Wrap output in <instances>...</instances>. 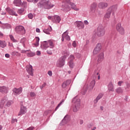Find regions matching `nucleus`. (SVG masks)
I'll list each match as a JSON object with an SVG mask.
<instances>
[{
    "label": "nucleus",
    "mask_w": 130,
    "mask_h": 130,
    "mask_svg": "<svg viewBox=\"0 0 130 130\" xmlns=\"http://www.w3.org/2000/svg\"><path fill=\"white\" fill-rule=\"evenodd\" d=\"M32 2L33 3H37L38 0H32ZM38 5L40 8L42 7L44 8V9H47V10H49L54 7V5L52 4L49 0H40V2L38 3Z\"/></svg>",
    "instance_id": "f257e3e1"
},
{
    "label": "nucleus",
    "mask_w": 130,
    "mask_h": 130,
    "mask_svg": "<svg viewBox=\"0 0 130 130\" xmlns=\"http://www.w3.org/2000/svg\"><path fill=\"white\" fill-rule=\"evenodd\" d=\"M118 8V6L117 5H114L109 7L107 10V12L105 14V19H110V16H111V14L112 16H114L115 15V12L117 11V9Z\"/></svg>",
    "instance_id": "f03ea898"
},
{
    "label": "nucleus",
    "mask_w": 130,
    "mask_h": 130,
    "mask_svg": "<svg viewBox=\"0 0 130 130\" xmlns=\"http://www.w3.org/2000/svg\"><path fill=\"white\" fill-rule=\"evenodd\" d=\"M95 36L96 37L101 38L105 35V28L102 25H100L98 27L96 30H95Z\"/></svg>",
    "instance_id": "7ed1b4c3"
},
{
    "label": "nucleus",
    "mask_w": 130,
    "mask_h": 130,
    "mask_svg": "<svg viewBox=\"0 0 130 130\" xmlns=\"http://www.w3.org/2000/svg\"><path fill=\"white\" fill-rule=\"evenodd\" d=\"M11 104H13L12 101H8V98L5 96L0 102V107L1 108H3L4 106H5V108H7V107H10Z\"/></svg>",
    "instance_id": "20e7f679"
},
{
    "label": "nucleus",
    "mask_w": 130,
    "mask_h": 130,
    "mask_svg": "<svg viewBox=\"0 0 130 130\" xmlns=\"http://www.w3.org/2000/svg\"><path fill=\"white\" fill-rule=\"evenodd\" d=\"M73 102L74 103V107L73 108L74 112H77V111H79L81 107V100H80V99L75 98L73 100Z\"/></svg>",
    "instance_id": "39448f33"
},
{
    "label": "nucleus",
    "mask_w": 130,
    "mask_h": 130,
    "mask_svg": "<svg viewBox=\"0 0 130 130\" xmlns=\"http://www.w3.org/2000/svg\"><path fill=\"white\" fill-rule=\"evenodd\" d=\"M43 47L45 49L48 48V47H50V48H53V47H54V44H53V42L51 40L45 41L43 43Z\"/></svg>",
    "instance_id": "423d86ee"
},
{
    "label": "nucleus",
    "mask_w": 130,
    "mask_h": 130,
    "mask_svg": "<svg viewBox=\"0 0 130 130\" xmlns=\"http://www.w3.org/2000/svg\"><path fill=\"white\" fill-rule=\"evenodd\" d=\"M95 84H96V82L95 80H93L91 81L89 86L86 85L84 86L83 89L84 90H85V92L87 91V90H88V91L90 92L93 90L94 88V87L95 86Z\"/></svg>",
    "instance_id": "0eeeda50"
},
{
    "label": "nucleus",
    "mask_w": 130,
    "mask_h": 130,
    "mask_svg": "<svg viewBox=\"0 0 130 130\" xmlns=\"http://www.w3.org/2000/svg\"><path fill=\"white\" fill-rule=\"evenodd\" d=\"M15 31L17 34H21V35H23L26 33V30H25V28L23 27L22 25L17 26L15 28Z\"/></svg>",
    "instance_id": "6e6552de"
},
{
    "label": "nucleus",
    "mask_w": 130,
    "mask_h": 130,
    "mask_svg": "<svg viewBox=\"0 0 130 130\" xmlns=\"http://www.w3.org/2000/svg\"><path fill=\"white\" fill-rule=\"evenodd\" d=\"M66 60V57L61 56L56 62V66L58 68H61L64 66V61Z\"/></svg>",
    "instance_id": "1a4fd4ad"
},
{
    "label": "nucleus",
    "mask_w": 130,
    "mask_h": 130,
    "mask_svg": "<svg viewBox=\"0 0 130 130\" xmlns=\"http://www.w3.org/2000/svg\"><path fill=\"white\" fill-rule=\"evenodd\" d=\"M98 4L96 3H93L91 4L89 8V12L91 14L95 13V12H96V8H97Z\"/></svg>",
    "instance_id": "9d476101"
},
{
    "label": "nucleus",
    "mask_w": 130,
    "mask_h": 130,
    "mask_svg": "<svg viewBox=\"0 0 130 130\" xmlns=\"http://www.w3.org/2000/svg\"><path fill=\"white\" fill-rule=\"evenodd\" d=\"M116 29L120 34H124V29L121 26V23H118L116 26Z\"/></svg>",
    "instance_id": "9b49d317"
},
{
    "label": "nucleus",
    "mask_w": 130,
    "mask_h": 130,
    "mask_svg": "<svg viewBox=\"0 0 130 130\" xmlns=\"http://www.w3.org/2000/svg\"><path fill=\"white\" fill-rule=\"evenodd\" d=\"M69 31H66L62 35V39L61 41L63 42L64 41V39L66 40H68V41H70L71 40V38L70 36H69Z\"/></svg>",
    "instance_id": "f8f14e48"
},
{
    "label": "nucleus",
    "mask_w": 130,
    "mask_h": 130,
    "mask_svg": "<svg viewBox=\"0 0 130 130\" xmlns=\"http://www.w3.org/2000/svg\"><path fill=\"white\" fill-rule=\"evenodd\" d=\"M62 11H63V12H69L71 11V7H70V4L66 3L64 5H62Z\"/></svg>",
    "instance_id": "ddd939ff"
},
{
    "label": "nucleus",
    "mask_w": 130,
    "mask_h": 130,
    "mask_svg": "<svg viewBox=\"0 0 130 130\" xmlns=\"http://www.w3.org/2000/svg\"><path fill=\"white\" fill-rule=\"evenodd\" d=\"M101 44H98L93 50V54H98L101 50Z\"/></svg>",
    "instance_id": "4468645a"
},
{
    "label": "nucleus",
    "mask_w": 130,
    "mask_h": 130,
    "mask_svg": "<svg viewBox=\"0 0 130 130\" xmlns=\"http://www.w3.org/2000/svg\"><path fill=\"white\" fill-rule=\"evenodd\" d=\"M27 112V108L24 106H21L20 110L18 114V116L20 115H23V114H25Z\"/></svg>",
    "instance_id": "2eb2a0df"
},
{
    "label": "nucleus",
    "mask_w": 130,
    "mask_h": 130,
    "mask_svg": "<svg viewBox=\"0 0 130 130\" xmlns=\"http://www.w3.org/2000/svg\"><path fill=\"white\" fill-rule=\"evenodd\" d=\"M14 4L15 6H16V7H20L21 5H24L26 6L27 3L23 2V3H21V0H14Z\"/></svg>",
    "instance_id": "dca6fc26"
},
{
    "label": "nucleus",
    "mask_w": 130,
    "mask_h": 130,
    "mask_svg": "<svg viewBox=\"0 0 130 130\" xmlns=\"http://www.w3.org/2000/svg\"><path fill=\"white\" fill-rule=\"evenodd\" d=\"M98 7L99 9H101L102 10H104V9H106V8L108 7V4L106 3L100 2L98 5Z\"/></svg>",
    "instance_id": "f3484780"
},
{
    "label": "nucleus",
    "mask_w": 130,
    "mask_h": 130,
    "mask_svg": "<svg viewBox=\"0 0 130 130\" xmlns=\"http://www.w3.org/2000/svg\"><path fill=\"white\" fill-rule=\"evenodd\" d=\"M9 91V87L6 86H0V92L3 94H7Z\"/></svg>",
    "instance_id": "a211bd4d"
},
{
    "label": "nucleus",
    "mask_w": 130,
    "mask_h": 130,
    "mask_svg": "<svg viewBox=\"0 0 130 130\" xmlns=\"http://www.w3.org/2000/svg\"><path fill=\"white\" fill-rule=\"evenodd\" d=\"M26 71L30 76H33V68L32 66L28 65L26 66Z\"/></svg>",
    "instance_id": "6ab92c4d"
},
{
    "label": "nucleus",
    "mask_w": 130,
    "mask_h": 130,
    "mask_svg": "<svg viewBox=\"0 0 130 130\" xmlns=\"http://www.w3.org/2000/svg\"><path fill=\"white\" fill-rule=\"evenodd\" d=\"M6 11L10 14V15H11L12 16H15V17H18V14L16 13V12L14 11V10H12L10 8H6Z\"/></svg>",
    "instance_id": "aec40b11"
},
{
    "label": "nucleus",
    "mask_w": 130,
    "mask_h": 130,
    "mask_svg": "<svg viewBox=\"0 0 130 130\" xmlns=\"http://www.w3.org/2000/svg\"><path fill=\"white\" fill-rule=\"evenodd\" d=\"M75 24H76L77 27L78 28H79V29H84L85 25H84V23L82 21H76L75 22Z\"/></svg>",
    "instance_id": "412c9836"
},
{
    "label": "nucleus",
    "mask_w": 130,
    "mask_h": 130,
    "mask_svg": "<svg viewBox=\"0 0 130 130\" xmlns=\"http://www.w3.org/2000/svg\"><path fill=\"white\" fill-rule=\"evenodd\" d=\"M21 93H22V88H15L13 89V94H14V95H19V94H21Z\"/></svg>",
    "instance_id": "4be33fe9"
},
{
    "label": "nucleus",
    "mask_w": 130,
    "mask_h": 130,
    "mask_svg": "<svg viewBox=\"0 0 130 130\" xmlns=\"http://www.w3.org/2000/svg\"><path fill=\"white\" fill-rule=\"evenodd\" d=\"M70 84L71 80H67L62 84V88H63V89H66V88H67V87H68V86H69V85H70Z\"/></svg>",
    "instance_id": "5701e85b"
},
{
    "label": "nucleus",
    "mask_w": 130,
    "mask_h": 130,
    "mask_svg": "<svg viewBox=\"0 0 130 130\" xmlns=\"http://www.w3.org/2000/svg\"><path fill=\"white\" fill-rule=\"evenodd\" d=\"M103 97V93H100L96 97V98L94 100L93 102L96 104L98 102L99 100H100V99H102V98Z\"/></svg>",
    "instance_id": "b1692460"
},
{
    "label": "nucleus",
    "mask_w": 130,
    "mask_h": 130,
    "mask_svg": "<svg viewBox=\"0 0 130 130\" xmlns=\"http://www.w3.org/2000/svg\"><path fill=\"white\" fill-rule=\"evenodd\" d=\"M69 6H70V7H71V9H72L73 10H74V11H80V9L77 8V6L74 3L69 4Z\"/></svg>",
    "instance_id": "393cba45"
},
{
    "label": "nucleus",
    "mask_w": 130,
    "mask_h": 130,
    "mask_svg": "<svg viewBox=\"0 0 130 130\" xmlns=\"http://www.w3.org/2000/svg\"><path fill=\"white\" fill-rule=\"evenodd\" d=\"M71 60L69 62V67L71 68V69H73L74 68V62H73V59H74V56L73 55H71Z\"/></svg>",
    "instance_id": "a878e982"
},
{
    "label": "nucleus",
    "mask_w": 130,
    "mask_h": 130,
    "mask_svg": "<svg viewBox=\"0 0 130 130\" xmlns=\"http://www.w3.org/2000/svg\"><path fill=\"white\" fill-rule=\"evenodd\" d=\"M104 58V54H103V53H101L99 55V57H98V61L99 62H101V61H102V60H103Z\"/></svg>",
    "instance_id": "bb28decb"
},
{
    "label": "nucleus",
    "mask_w": 130,
    "mask_h": 130,
    "mask_svg": "<svg viewBox=\"0 0 130 130\" xmlns=\"http://www.w3.org/2000/svg\"><path fill=\"white\" fill-rule=\"evenodd\" d=\"M39 40H40V39L39 37H36L34 39V41H35L36 43L34 44V45L36 47L39 45Z\"/></svg>",
    "instance_id": "cd10ccee"
},
{
    "label": "nucleus",
    "mask_w": 130,
    "mask_h": 130,
    "mask_svg": "<svg viewBox=\"0 0 130 130\" xmlns=\"http://www.w3.org/2000/svg\"><path fill=\"white\" fill-rule=\"evenodd\" d=\"M0 46L2 48H5L7 46V43L5 41L0 40Z\"/></svg>",
    "instance_id": "c85d7f7f"
},
{
    "label": "nucleus",
    "mask_w": 130,
    "mask_h": 130,
    "mask_svg": "<svg viewBox=\"0 0 130 130\" xmlns=\"http://www.w3.org/2000/svg\"><path fill=\"white\" fill-rule=\"evenodd\" d=\"M108 90L109 91H111V92H113L114 91L113 84L112 83V82L110 83L108 85Z\"/></svg>",
    "instance_id": "c756f323"
},
{
    "label": "nucleus",
    "mask_w": 130,
    "mask_h": 130,
    "mask_svg": "<svg viewBox=\"0 0 130 130\" xmlns=\"http://www.w3.org/2000/svg\"><path fill=\"white\" fill-rule=\"evenodd\" d=\"M20 43H22L24 47H25L26 43H27V40L26 39V38H23L21 39L20 40Z\"/></svg>",
    "instance_id": "7c9ffc66"
},
{
    "label": "nucleus",
    "mask_w": 130,
    "mask_h": 130,
    "mask_svg": "<svg viewBox=\"0 0 130 130\" xmlns=\"http://www.w3.org/2000/svg\"><path fill=\"white\" fill-rule=\"evenodd\" d=\"M116 91L118 94H122L123 93V89L121 87H118L116 89Z\"/></svg>",
    "instance_id": "2f4dec72"
},
{
    "label": "nucleus",
    "mask_w": 130,
    "mask_h": 130,
    "mask_svg": "<svg viewBox=\"0 0 130 130\" xmlns=\"http://www.w3.org/2000/svg\"><path fill=\"white\" fill-rule=\"evenodd\" d=\"M62 56H64V57H66L67 58V56H69V55L70 54V53H69V51L67 50L63 51L62 52Z\"/></svg>",
    "instance_id": "473e14b6"
},
{
    "label": "nucleus",
    "mask_w": 130,
    "mask_h": 130,
    "mask_svg": "<svg viewBox=\"0 0 130 130\" xmlns=\"http://www.w3.org/2000/svg\"><path fill=\"white\" fill-rule=\"evenodd\" d=\"M55 21L57 22V23H59L60 21L61 20V19H60V17L58 16H54Z\"/></svg>",
    "instance_id": "72a5a7b5"
},
{
    "label": "nucleus",
    "mask_w": 130,
    "mask_h": 130,
    "mask_svg": "<svg viewBox=\"0 0 130 130\" xmlns=\"http://www.w3.org/2000/svg\"><path fill=\"white\" fill-rule=\"evenodd\" d=\"M63 102H64V100H62L60 103L57 106V107H56L55 109V111H56V110H58V108H59V107H60V106L62 104V103H63Z\"/></svg>",
    "instance_id": "f704fd0d"
},
{
    "label": "nucleus",
    "mask_w": 130,
    "mask_h": 130,
    "mask_svg": "<svg viewBox=\"0 0 130 130\" xmlns=\"http://www.w3.org/2000/svg\"><path fill=\"white\" fill-rule=\"evenodd\" d=\"M27 55L28 56V57H32V56H35L36 54L35 53L29 52L27 53Z\"/></svg>",
    "instance_id": "c9c22d12"
},
{
    "label": "nucleus",
    "mask_w": 130,
    "mask_h": 130,
    "mask_svg": "<svg viewBox=\"0 0 130 130\" xmlns=\"http://www.w3.org/2000/svg\"><path fill=\"white\" fill-rule=\"evenodd\" d=\"M51 112H52L51 110H47L45 111L44 113V115H45L46 116L48 115V114H50V113H51Z\"/></svg>",
    "instance_id": "e433bc0d"
},
{
    "label": "nucleus",
    "mask_w": 130,
    "mask_h": 130,
    "mask_svg": "<svg viewBox=\"0 0 130 130\" xmlns=\"http://www.w3.org/2000/svg\"><path fill=\"white\" fill-rule=\"evenodd\" d=\"M24 11V9H18V10L17 11V13L19 15H22Z\"/></svg>",
    "instance_id": "4c0bfd02"
},
{
    "label": "nucleus",
    "mask_w": 130,
    "mask_h": 130,
    "mask_svg": "<svg viewBox=\"0 0 130 130\" xmlns=\"http://www.w3.org/2000/svg\"><path fill=\"white\" fill-rule=\"evenodd\" d=\"M9 36H10V39H11V40H12V41H13V42H18V41H17L16 40H15V39L14 38V37H13V36L10 35Z\"/></svg>",
    "instance_id": "58836bf2"
},
{
    "label": "nucleus",
    "mask_w": 130,
    "mask_h": 130,
    "mask_svg": "<svg viewBox=\"0 0 130 130\" xmlns=\"http://www.w3.org/2000/svg\"><path fill=\"white\" fill-rule=\"evenodd\" d=\"M30 97H35L36 96V94L34 92H30Z\"/></svg>",
    "instance_id": "ea45409f"
},
{
    "label": "nucleus",
    "mask_w": 130,
    "mask_h": 130,
    "mask_svg": "<svg viewBox=\"0 0 130 130\" xmlns=\"http://www.w3.org/2000/svg\"><path fill=\"white\" fill-rule=\"evenodd\" d=\"M12 54H13V55H15V54H16V55H18L19 56L21 55V54L19 53V52H12Z\"/></svg>",
    "instance_id": "a19ab883"
},
{
    "label": "nucleus",
    "mask_w": 130,
    "mask_h": 130,
    "mask_svg": "<svg viewBox=\"0 0 130 130\" xmlns=\"http://www.w3.org/2000/svg\"><path fill=\"white\" fill-rule=\"evenodd\" d=\"M72 46H73V47H77V43L76 42V41H74L73 42Z\"/></svg>",
    "instance_id": "79ce46f5"
},
{
    "label": "nucleus",
    "mask_w": 130,
    "mask_h": 130,
    "mask_svg": "<svg viewBox=\"0 0 130 130\" xmlns=\"http://www.w3.org/2000/svg\"><path fill=\"white\" fill-rule=\"evenodd\" d=\"M29 19H33V14L30 13L28 15Z\"/></svg>",
    "instance_id": "37998d69"
},
{
    "label": "nucleus",
    "mask_w": 130,
    "mask_h": 130,
    "mask_svg": "<svg viewBox=\"0 0 130 130\" xmlns=\"http://www.w3.org/2000/svg\"><path fill=\"white\" fill-rule=\"evenodd\" d=\"M48 75H49L50 77H51L52 76V72L51 71H48Z\"/></svg>",
    "instance_id": "c03bdc74"
},
{
    "label": "nucleus",
    "mask_w": 130,
    "mask_h": 130,
    "mask_svg": "<svg viewBox=\"0 0 130 130\" xmlns=\"http://www.w3.org/2000/svg\"><path fill=\"white\" fill-rule=\"evenodd\" d=\"M18 121V120L17 119H13L12 120V123H15V122H17Z\"/></svg>",
    "instance_id": "a18cd8bd"
},
{
    "label": "nucleus",
    "mask_w": 130,
    "mask_h": 130,
    "mask_svg": "<svg viewBox=\"0 0 130 130\" xmlns=\"http://www.w3.org/2000/svg\"><path fill=\"white\" fill-rule=\"evenodd\" d=\"M121 84H123V81H120L118 82V86H121Z\"/></svg>",
    "instance_id": "49530a36"
},
{
    "label": "nucleus",
    "mask_w": 130,
    "mask_h": 130,
    "mask_svg": "<svg viewBox=\"0 0 130 130\" xmlns=\"http://www.w3.org/2000/svg\"><path fill=\"white\" fill-rule=\"evenodd\" d=\"M5 26L6 28H11V25L10 24H5Z\"/></svg>",
    "instance_id": "de8ad7c7"
},
{
    "label": "nucleus",
    "mask_w": 130,
    "mask_h": 130,
    "mask_svg": "<svg viewBox=\"0 0 130 130\" xmlns=\"http://www.w3.org/2000/svg\"><path fill=\"white\" fill-rule=\"evenodd\" d=\"M45 86H46V83H44V84L42 85V86H41V90H42V89H43V88H44V87H45Z\"/></svg>",
    "instance_id": "09e8293b"
},
{
    "label": "nucleus",
    "mask_w": 130,
    "mask_h": 130,
    "mask_svg": "<svg viewBox=\"0 0 130 130\" xmlns=\"http://www.w3.org/2000/svg\"><path fill=\"white\" fill-rule=\"evenodd\" d=\"M27 51H29V50H22L21 51V53H26V52H27Z\"/></svg>",
    "instance_id": "8fccbe9b"
},
{
    "label": "nucleus",
    "mask_w": 130,
    "mask_h": 130,
    "mask_svg": "<svg viewBox=\"0 0 130 130\" xmlns=\"http://www.w3.org/2000/svg\"><path fill=\"white\" fill-rule=\"evenodd\" d=\"M34 129V126L29 127L27 128V130H33Z\"/></svg>",
    "instance_id": "3c124183"
},
{
    "label": "nucleus",
    "mask_w": 130,
    "mask_h": 130,
    "mask_svg": "<svg viewBox=\"0 0 130 130\" xmlns=\"http://www.w3.org/2000/svg\"><path fill=\"white\" fill-rule=\"evenodd\" d=\"M84 23L85 24V25H89V22L87 20H85L84 21Z\"/></svg>",
    "instance_id": "603ef678"
},
{
    "label": "nucleus",
    "mask_w": 130,
    "mask_h": 130,
    "mask_svg": "<svg viewBox=\"0 0 130 130\" xmlns=\"http://www.w3.org/2000/svg\"><path fill=\"white\" fill-rule=\"evenodd\" d=\"M129 88H130V84L128 83L126 84V87L125 88V89H129Z\"/></svg>",
    "instance_id": "864d4df0"
},
{
    "label": "nucleus",
    "mask_w": 130,
    "mask_h": 130,
    "mask_svg": "<svg viewBox=\"0 0 130 130\" xmlns=\"http://www.w3.org/2000/svg\"><path fill=\"white\" fill-rule=\"evenodd\" d=\"M5 57H7V58H9L10 57V54H9L8 53L6 54Z\"/></svg>",
    "instance_id": "5fc2aeb1"
},
{
    "label": "nucleus",
    "mask_w": 130,
    "mask_h": 130,
    "mask_svg": "<svg viewBox=\"0 0 130 130\" xmlns=\"http://www.w3.org/2000/svg\"><path fill=\"white\" fill-rule=\"evenodd\" d=\"M44 32L46 33V34H49V31H48L46 29L44 30Z\"/></svg>",
    "instance_id": "6e6d98bb"
},
{
    "label": "nucleus",
    "mask_w": 130,
    "mask_h": 130,
    "mask_svg": "<svg viewBox=\"0 0 130 130\" xmlns=\"http://www.w3.org/2000/svg\"><path fill=\"white\" fill-rule=\"evenodd\" d=\"M79 123H80V124H83V123H84V120H80L79 121Z\"/></svg>",
    "instance_id": "4d7b16f0"
},
{
    "label": "nucleus",
    "mask_w": 130,
    "mask_h": 130,
    "mask_svg": "<svg viewBox=\"0 0 130 130\" xmlns=\"http://www.w3.org/2000/svg\"><path fill=\"white\" fill-rule=\"evenodd\" d=\"M41 54V53L40 52V51H37V55H40Z\"/></svg>",
    "instance_id": "13d9d810"
},
{
    "label": "nucleus",
    "mask_w": 130,
    "mask_h": 130,
    "mask_svg": "<svg viewBox=\"0 0 130 130\" xmlns=\"http://www.w3.org/2000/svg\"><path fill=\"white\" fill-rule=\"evenodd\" d=\"M4 37V34L2 32H0V38H3Z\"/></svg>",
    "instance_id": "bf43d9fd"
},
{
    "label": "nucleus",
    "mask_w": 130,
    "mask_h": 130,
    "mask_svg": "<svg viewBox=\"0 0 130 130\" xmlns=\"http://www.w3.org/2000/svg\"><path fill=\"white\" fill-rule=\"evenodd\" d=\"M77 57L79 58V57H81V54L80 53H77Z\"/></svg>",
    "instance_id": "052dcab7"
},
{
    "label": "nucleus",
    "mask_w": 130,
    "mask_h": 130,
    "mask_svg": "<svg viewBox=\"0 0 130 130\" xmlns=\"http://www.w3.org/2000/svg\"><path fill=\"white\" fill-rule=\"evenodd\" d=\"M66 120H67V117H65L63 120H62V122H64V121H66Z\"/></svg>",
    "instance_id": "680f3d73"
},
{
    "label": "nucleus",
    "mask_w": 130,
    "mask_h": 130,
    "mask_svg": "<svg viewBox=\"0 0 130 130\" xmlns=\"http://www.w3.org/2000/svg\"><path fill=\"white\" fill-rule=\"evenodd\" d=\"M36 32H37V33H39L40 32V29L39 28H37Z\"/></svg>",
    "instance_id": "e2e57ef3"
},
{
    "label": "nucleus",
    "mask_w": 130,
    "mask_h": 130,
    "mask_svg": "<svg viewBox=\"0 0 130 130\" xmlns=\"http://www.w3.org/2000/svg\"><path fill=\"white\" fill-rule=\"evenodd\" d=\"M47 53H48V54H51V53H52L51 51H47Z\"/></svg>",
    "instance_id": "0e129e2a"
},
{
    "label": "nucleus",
    "mask_w": 130,
    "mask_h": 130,
    "mask_svg": "<svg viewBox=\"0 0 130 130\" xmlns=\"http://www.w3.org/2000/svg\"><path fill=\"white\" fill-rule=\"evenodd\" d=\"M48 19L49 20H51V19H52L51 16H48Z\"/></svg>",
    "instance_id": "69168bd1"
},
{
    "label": "nucleus",
    "mask_w": 130,
    "mask_h": 130,
    "mask_svg": "<svg viewBox=\"0 0 130 130\" xmlns=\"http://www.w3.org/2000/svg\"><path fill=\"white\" fill-rule=\"evenodd\" d=\"M92 130H95V129H96V127H93L92 129H91Z\"/></svg>",
    "instance_id": "338daca9"
},
{
    "label": "nucleus",
    "mask_w": 130,
    "mask_h": 130,
    "mask_svg": "<svg viewBox=\"0 0 130 130\" xmlns=\"http://www.w3.org/2000/svg\"><path fill=\"white\" fill-rule=\"evenodd\" d=\"M6 12H3L2 13V15H6Z\"/></svg>",
    "instance_id": "774afa93"
}]
</instances>
